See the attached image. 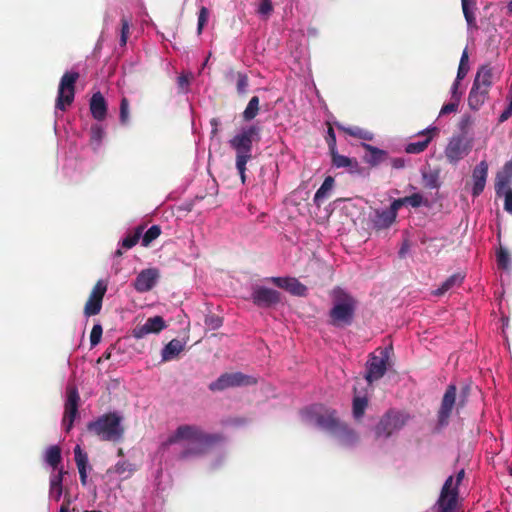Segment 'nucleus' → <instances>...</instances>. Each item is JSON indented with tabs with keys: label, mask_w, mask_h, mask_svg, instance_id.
<instances>
[{
	"label": "nucleus",
	"mask_w": 512,
	"mask_h": 512,
	"mask_svg": "<svg viewBox=\"0 0 512 512\" xmlns=\"http://www.w3.org/2000/svg\"><path fill=\"white\" fill-rule=\"evenodd\" d=\"M222 440L220 434H212L205 432L197 425L183 424L163 442V448L170 445L185 441L186 444L178 454V459L186 460L189 458L199 457L208 452V450Z\"/></svg>",
	"instance_id": "f257e3e1"
},
{
	"label": "nucleus",
	"mask_w": 512,
	"mask_h": 512,
	"mask_svg": "<svg viewBox=\"0 0 512 512\" xmlns=\"http://www.w3.org/2000/svg\"><path fill=\"white\" fill-rule=\"evenodd\" d=\"M260 127L251 125L243 128L239 133L234 135L229 140V146L235 151V166L240 175L241 182L244 184L246 181V165L253 157L252 148L253 142H258L260 139Z\"/></svg>",
	"instance_id": "f03ea898"
},
{
	"label": "nucleus",
	"mask_w": 512,
	"mask_h": 512,
	"mask_svg": "<svg viewBox=\"0 0 512 512\" xmlns=\"http://www.w3.org/2000/svg\"><path fill=\"white\" fill-rule=\"evenodd\" d=\"M87 430L101 441L119 442L122 440L125 428L122 417L115 412H109L87 424Z\"/></svg>",
	"instance_id": "7ed1b4c3"
},
{
	"label": "nucleus",
	"mask_w": 512,
	"mask_h": 512,
	"mask_svg": "<svg viewBox=\"0 0 512 512\" xmlns=\"http://www.w3.org/2000/svg\"><path fill=\"white\" fill-rule=\"evenodd\" d=\"M333 307L329 311L330 324L334 327H345L353 322L356 300L341 288L332 292Z\"/></svg>",
	"instance_id": "20e7f679"
},
{
	"label": "nucleus",
	"mask_w": 512,
	"mask_h": 512,
	"mask_svg": "<svg viewBox=\"0 0 512 512\" xmlns=\"http://www.w3.org/2000/svg\"><path fill=\"white\" fill-rule=\"evenodd\" d=\"M410 419V415L404 411L390 409L379 420L374 428L376 438L388 439L394 433L401 430Z\"/></svg>",
	"instance_id": "39448f33"
},
{
	"label": "nucleus",
	"mask_w": 512,
	"mask_h": 512,
	"mask_svg": "<svg viewBox=\"0 0 512 512\" xmlns=\"http://www.w3.org/2000/svg\"><path fill=\"white\" fill-rule=\"evenodd\" d=\"M457 387L455 384H449L444 392L441 399L440 407L437 411V420L435 430L437 432L442 431L449 425L451 415L455 407H463L464 399L461 398L459 402H456Z\"/></svg>",
	"instance_id": "423d86ee"
},
{
	"label": "nucleus",
	"mask_w": 512,
	"mask_h": 512,
	"mask_svg": "<svg viewBox=\"0 0 512 512\" xmlns=\"http://www.w3.org/2000/svg\"><path fill=\"white\" fill-rule=\"evenodd\" d=\"M79 73L76 71L66 72L60 79L58 86L55 107L58 110L65 111L74 101L75 84L79 79Z\"/></svg>",
	"instance_id": "0eeeda50"
},
{
	"label": "nucleus",
	"mask_w": 512,
	"mask_h": 512,
	"mask_svg": "<svg viewBox=\"0 0 512 512\" xmlns=\"http://www.w3.org/2000/svg\"><path fill=\"white\" fill-rule=\"evenodd\" d=\"M255 383L256 380L253 377L241 372L224 373L209 384V389L213 392L223 391L228 388L249 386Z\"/></svg>",
	"instance_id": "6e6552de"
},
{
	"label": "nucleus",
	"mask_w": 512,
	"mask_h": 512,
	"mask_svg": "<svg viewBox=\"0 0 512 512\" xmlns=\"http://www.w3.org/2000/svg\"><path fill=\"white\" fill-rule=\"evenodd\" d=\"M251 300L259 308H272L281 303L282 297L277 290L265 286H255L251 293Z\"/></svg>",
	"instance_id": "1a4fd4ad"
},
{
	"label": "nucleus",
	"mask_w": 512,
	"mask_h": 512,
	"mask_svg": "<svg viewBox=\"0 0 512 512\" xmlns=\"http://www.w3.org/2000/svg\"><path fill=\"white\" fill-rule=\"evenodd\" d=\"M67 399L64 405V415L62 419V425L67 432H69L74 424V420L78 415V405L80 396L78 390L74 386L67 387Z\"/></svg>",
	"instance_id": "9d476101"
},
{
	"label": "nucleus",
	"mask_w": 512,
	"mask_h": 512,
	"mask_svg": "<svg viewBox=\"0 0 512 512\" xmlns=\"http://www.w3.org/2000/svg\"><path fill=\"white\" fill-rule=\"evenodd\" d=\"M381 354L380 357L372 355L366 364L365 379L369 384L379 380L386 373L389 359L388 349H384Z\"/></svg>",
	"instance_id": "9b49d317"
},
{
	"label": "nucleus",
	"mask_w": 512,
	"mask_h": 512,
	"mask_svg": "<svg viewBox=\"0 0 512 512\" xmlns=\"http://www.w3.org/2000/svg\"><path fill=\"white\" fill-rule=\"evenodd\" d=\"M166 328V323L162 316H154L148 318L145 323L141 326H136L133 329V336L137 339H141L148 334L160 333Z\"/></svg>",
	"instance_id": "f8f14e48"
},
{
	"label": "nucleus",
	"mask_w": 512,
	"mask_h": 512,
	"mask_svg": "<svg viewBox=\"0 0 512 512\" xmlns=\"http://www.w3.org/2000/svg\"><path fill=\"white\" fill-rule=\"evenodd\" d=\"M159 278V271L156 268L142 270L134 281V288L140 293L150 291Z\"/></svg>",
	"instance_id": "ddd939ff"
},
{
	"label": "nucleus",
	"mask_w": 512,
	"mask_h": 512,
	"mask_svg": "<svg viewBox=\"0 0 512 512\" xmlns=\"http://www.w3.org/2000/svg\"><path fill=\"white\" fill-rule=\"evenodd\" d=\"M269 281L295 296H305L307 293L306 286L294 277H271Z\"/></svg>",
	"instance_id": "4468645a"
},
{
	"label": "nucleus",
	"mask_w": 512,
	"mask_h": 512,
	"mask_svg": "<svg viewBox=\"0 0 512 512\" xmlns=\"http://www.w3.org/2000/svg\"><path fill=\"white\" fill-rule=\"evenodd\" d=\"M468 153L469 147L461 137L452 138L445 149V156L450 163H457Z\"/></svg>",
	"instance_id": "2eb2a0df"
},
{
	"label": "nucleus",
	"mask_w": 512,
	"mask_h": 512,
	"mask_svg": "<svg viewBox=\"0 0 512 512\" xmlns=\"http://www.w3.org/2000/svg\"><path fill=\"white\" fill-rule=\"evenodd\" d=\"M488 176V163L482 160L472 172V196L478 197L484 190Z\"/></svg>",
	"instance_id": "dca6fc26"
},
{
	"label": "nucleus",
	"mask_w": 512,
	"mask_h": 512,
	"mask_svg": "<svg viewBox=\"0 0 512 512\" xmlns=\"http://www.w3.org/2000/svg\"><path fill=\"white\" fill-rule=\"evenodd\" d=\"M332 165L336 168H347L350 173L362 174L364 168H362L355 158H349L341 155L337 152V149L330 152Z\"/></svg>",
	"instance_id": "f3484780"
},
{
	"label": "nucleus",
	"mask_w": 512,
	"mask_h": 512,
	"mask_svg": "<svg viewBox=\"0 0 512 512\" xmlns=\"http://www.w3.org/2000/svg\"><path fill=\"white\" fill-rule=\"evenodd\" d=\"M316 423L321 428L330 431L331 433L338 432L339 428L343 424L337 417L336 410H326L322 414L316 416Z\"/></svg>",
	"instance_id": "a211bd4d"
},
{
	"label": "nucleus",
	"mask_w": 512,
	"mask_h": 512,
	"mask_svg": "<svg viewBox=\"0 0 512 512\" xmlns=\"http://www.w3.org/2000/svg\"><path fill=\"white\" fill-rule=\"evenodd\" d=\"M459 490L453 487L452 494L440 493L436 502V512H454L457 506Z\"/></svg>",
	"instance_id": "6ab92c4d"
},
{
	"label": "nucleus",
	"mask_w": 512,
	"mask_h": 512,
	"mask_svg": "<svg viewBox=\"0 0 512 512\" xmlns=\"http://www.w3.org/2000/svg\"><path fill=\"white\" fill-rule=\"evenodd\" d=\"M90 111L94 119L102 121L107 114V104L101 92H96L90 99Z\"/></svg>",
	"instance_id": "aec40b11"
},
{
	"label": "nucleus",
	"mask_w": 512,
	"mask_h": 512,
	"mask_svg": "<svg viewBox=\"0 0 512 512\" xmlns=\"http://www.w3.org/2000/svg\"><path fill=\"white\" fill-rule=\"evenodd\" d=\"M362 147L369 153L364 156V161L372 167L378 166L389 159L388 153L385 150L366 143H363Z\"/></svg>",
	"instance_id": "412c9836"
},
{
	"label": "nucleus",
	"mask_w": 512,
	"mask_h": 512,
	"mask_svg": "<svg viewBox=\"0 0 512 512\" xmlns=\"http://www.w3.org/2000/svg\"><path fill=\"white\" fill-rule=\"evenodd\" d=\"M489 97V91L473 85L468 95V106L474 111H478Z\"/></svg>",
	"instance_id": "4be33fe9"
},
{
	"label": "nucleus",
	"mask_w": 512,
	"mask_h": 512,
	"mask_svg": "<svg viewBox=\"0 0 512 512\" xmlns=\"http://www.w3.org/2000/svg\"><path fill=\"white\" fill-rule=\"evenodd\" d=\"M493 68L490 65H482L475 76L473 85H477L479 88L490 91L493 85Z\"/></svg>",
	"instance_id": "5701e85b"
},
{
	"label": "nucleus",
	"mask_w": 512,
	"mask_h": 512,
	"mask_svg": "<svg viewBox=\"0 0 512 512\" xmlns=\"http://www.w3.org/2000/svg\"><path fill=\"white\" fill-rule=\"evenodd\" d=\"M512 178V161H508L502 171L496 176L495 190L497 195H501L508 188Z\"/></svg>",
	"instance_id": "b1692460"
},
{
	"label": "nucleus",
	"mask_w": 512,
	"mask_h": 512,
	"mask_svg": "<svg viewBox=\"0 0 512 512\" xmlns=\"http://www.w3.org/2000/svg\"><path fill=\"white\" fill-rule=\"evenodd\" d=\"M65 474L66 472L61 468L57 473L50 476L49 495L55 501H59L63 494V477Z\"/></svg>",
	"instance_id": "393cba45"
},
{
	"label": "nucleus",
	"mask_w": 512,
	"mask_h": 512,
	"mask_svg": "<svg viewBox=\"0 0 512 512\" xmlns=\"http://www.w3.org/2000/svg\"><path fill=\"white\" fill-rule=\"evenodd\" d=\"M74 458L79 471L80 482L85 486L87 484L88 456L79 445L74 448Z\"/></svg>",
	"instance_id": "a878e982"
},
{
	"label": "nucleus",
	"mask_w": 512,
	"mask_h": 512,
	"mask_svg": "<svg viewBox=\"0 0 512 512\" xmlns=\"http://www.w3.org/2000/svg\"><path fill=\"white\" fill-rule=\"evenodd\" d=\"M336 127L338 130L344 132L345 134L351 136V137H354V138H357V139H361V140H365V141H372L373 140V133L368 131V130H365L361 127H358V126H345L341 123H335Z\"/></svg>",
	"instance_id": "bb28decb"
},
{
	"label": "nucleus",
	"mask_w": 512,
	"mask_h": 512,
	"mask_svg": "<svg viewBox=\"0 0 512 512\" xmlns=\"http://www.w3.org/2000/svg\"><path fill=\"white\" fill-rule=\"evenodd\" d=\"M437 128L433 127L432 129H426L421 132V135L430 134L431 132L436 131ZM432 140V135H427L426 138L422 141L411 142L405 147V151L409 154H419L426 150L429 143Z\"/></svg>",
	"instance_id": "cd10ccee"
},
{
	"label": "nucleus",
	"mask_w": 512,
	"mask_h": 512,
	"mask_svg": "<svg viewBox=\"0 0 512 512\" xmlns=\"http://www.w3.org/2000/svg\"><path fill=\"white\" fill-rule=\"evenodd\" d=\"M184 350V344L179 339H172L161 352L163 361H170Z\"/></svg>",
	"instance_id": "c85d7f7f"
},
{
	"label": "nucleus",
	"mask_w": 512,
	"mask_h": 512,
	"mask_svg": "<svg viewBox=\"0 0 512 512\" xmlns=\"http://www.w3.org/2000/svg\"><path fill=\"white\" fill-rule=\"evenodd\" d=\"M226 78L229 80L236 79V90L239 95L246 94L248 87H249V78L247 74L242 72L234 71L233 69H230L227 74Z\"/></svg>",
	"instance_id": "c756f323"
},
{
	"label": "nucleus",
	"mask_w": 512,
	"mask_h": 512,
	"mask_svg": "<svg viewBox=\"0 0 512 512\" xmlns=\"http://www.w3.org/2000/svg\"><path fill=\"white\" fill-rule=\"evenodd\" d=\"M334 434L337 435L342 445H353L358 441L357 433L345 423Z\"/></svg>",
	"instance_id": "7c9ffc66"
},
{
	"label": "nucleus",
	"mask_w": 512,
	"mask_h": 512,
	"mask_svg": "<svg viewBox=\"0 0 512 512\" xmlns=\"http://www.w3.org/2000/svg\"><path fill=\"white\" fill-rule=\"evenodd\" d=\"M464 280V276L461 273H455L448 277L441 286L434 292L436 296L444 295L450 289L456 286H460Z\"/></svg>",
	"instance_id": "2f4dec72"
},
{
	"label": "nucleus",
	"mask_w": 512,
	"mask_h": 512,
	"mask_svg": "<svg viewBox=\"0 0 512 512\" xmlns=\"http://www.w3.org/2000/svg\"><path fill=\"white\" fill-rule=\"evenodd\" d=\"M334 185V178L332 176H327L320 188L316 191L314 195V203L317 207H320L323 200L328 196V193L331 191Z\"/></svg>",
	"instance_id": "473e14b6"
},
{
	"label": "nucleus",
	"mask_w": 512,
	"mask_h": 512,
	"mask_svg": "<svg viewBox=\"0 0 512 512\" xmlns=\"http://www.w3.org/2000/svg\"><path fill=\"white\" fill-rule=\"evenodd\" d=\"M145 227L144 225L137 226L133 232L129 233L123 240H122V247L126 249H131L134 247L140 240L143 231Z\"/></svg>",
	"instance_id": "72a5a7b5"
},
{
	"label": "nucleus",
	"mask_w": 512,
	"mask_h": 512,
	"mask_svg": "<svg viewBox=\"0 0 512 512\" xmlns=\"http://www.w3.org/2000/svg\"><path fill=\"white\" fill-rule=\"evenodd\" d=\"M259 103H260V100H259L258 96H253L249 100L248 105L246 106V108L242 114L243 119L245 121H251L258 115Z\"/></svg>",
	"instance_id": "f704fd0d"
},
{
	"label": "nucleus",
	"mask_w": 512,
	"mask_h": 512,
	"mask_svg": "<svg viewBox=\"0 0 512 512\" xmlns=\"http://www.w3.org/2000/svg\"><path fill=\"white\" fill-rule=\"evenodd\" d=\"M45 460L50 466L56 469L62 460L60 447L57 445L50 446L46 451Z\"/></svg>",
	"instance_id": "c9c22d12"
},
{
	"label": "nucleus",
	"mask_w": 512,
	"mask_h": 512,
	"mask_svg": "<svg viewBox=\"0 0 512 512\" xmlns=\"http://www.w3.org/2000/svg\"><path fill=\"white\" fill-rule=\"evenodd\" d=\"M367 406H368V399L366 397L355 396L353 398V405H352L353 416L356 419L362 418Z\"/></svg>",
	"instance_id": "e433bc0d"
},
{
	"label": "nucleus",
	"mask_w": 512,
	"mask_h": 512,
	"mask_svg": "<svg viewBox=\"0 0 512 512\" xmlns=\"http://www.w3.org/2000/svg\"><path fill=\"white\" fill-rule=\"evenodd\" d=\"M161 234L159 225H152L144 234H142V246L148 247Z\"/></svg>",
	"instance_id": "4c0bfd02"
},
{
	"label": "nucleus",
	"mask_w": 512,
	"mask_h": 512,
	"mask_svg": "<svg viewBox=\"0 0 512 512\" xmlns=\"http://www.w3.org/2000/svg\"><path fill=\"white\" fill-rule=\"evenodd\" d=\"M101 308L102 302L89 297L84 306V314L87 317L97 315L100 313Z\"/></svg>",
	"instance_id": "58836bf2"
},
{
	"label": "nucleus",
	"mask_w": 512,
	"mask_h": 512,
	"mask_svg": "<svg viewBox=\"0 0 512 512\" xmlns=\"http://www.w3.org/2000/svg\"><path fill=\"white\" fill-rule=\"evenodd\" d=\"M405 200V197L395 199L391 203L390 210L384 211V215L387 216L388 222H393L396 218L397 211L404 205H407V202Z\"/></svg>",
	"instance_id": "ea45409f"
},
{
	"label": "nucleus",
	"mask_w": 512,
	"mask_h": 512,
	"mask_svg": "<svg viewBox=\"0 0 512 512\" xmlns=\"http://www.w3.org/2000/svg\"><path fill=\"white\" fill-rule=\"evenodd\" d=\"M107 291V283L103 280H98L94 287L92 288V291L89 295V297L96 299L100 302H103V298L105 296V293Z\"/></svg>",
	"instance_id": "a19ab883"
},
{
	"label": "nucleus",
	"mask_w": 512,
	"mask_h": 512,
	"mask_svg": "<svg viewBox=\"0 0 512 512\" xmlns=\"http://www.w3.org/2000/svg\"><path fill=\"white\" fill-rule=\"evenodd\" d=\"M103 136H104V131L100 126L95 125V126L91 127L90 143L94 149H97L100 146Z\"/></svg>",
	"instance_id": "79ce46f5"
},
{
	"label": "nucleus",
	"mask_w": 512,
	"mask_h": 512,
	"mask_svg": "<svg viewBox=\"0 0 512 512\" xmlns=\"http://www.w3.org/2000/svg\"><path fill=\"white\" fill-rule=\"evenodd\" d=\"M468 60H469L468 52L465 49L461 55L460 63H459L458 71H457L456 77L458 78V80H462L466 77L468 70H469Z\"/></svg>",
	"instance_id": "37998d69"
},
{
	"label": "nucleus",
	"mask_w": 512,
	"mask_h": 512,
	"mask_svg": "<svg viewBox=\"0 0 512 512\" xmlns=\"http://www.w3.org/2000/svg\"><path fill=\"white\" fill-rule=\"evenodd\" d=\"M204 323L209 329L216 330L222 326L223 318L217 314L210 313L205 316Z\"/></svg>",
	"instance_id": "c03bdc74"
},
{
	"label": "nucleus",
	"mask_w": 512,
	"mask_h": 512,
	"mask_svg": "<svg viewBox=\"0 0 512 512\" xmlns=\"http://www.w3.org/2000/svg\"><path fill=\"white\" fill-rule=\"evenodd\" d=\"M496 257H497V264H498L499 268L507 269L509 267L510 257H509L508 251L505 248L500 247V249L497 252Z\"/></svg>",
	"instance_id": "a18cd8bd"
},
{
	"label": "nucleus",
	"mask_w": 512,
	"mask_h": 512,
	"mask_svg": "<svg viewBox=\"0 0 512 512\" xmlns=\"http://www.w3.org/2000/svg\"><path fill=\"white\" fill-rule=\"evenodd\" d=\"M119 119L123 125H126L129 121V100L126 97H123L120 101Z\"/></svg>",
	"instance_id": "49530a36"
},
{
	"label": "nucleus",
	"mask_w": 512,
	"mask_h": 512,
	"mask_svg": "<svg viewBox=\"0 0 512 512\" xmlns=\"http://www.w3.org/2000/svg\"><path fill=\"white\" fill-rule=\"evenodd\" d=\"M273 4L271 0H260L257 13L265 18H268L273 12Z\"/></svg>",
	"instance_id": "de8ad7c7"
},
{
	"label": "nucleus",
	"mask_w": 512,
	"mask_h": 512,
	"mask_svg": "<svg viewBox=\"0 0 512 512\" xmlns=\"http://www.w3.org/2000/svg\"><path fill=\"white\" fill-rule=\"evenodd\" d=\"M209 18V10L202 6L199 10L198 15V26H197V33L200 35L203 31L204 26L207 24Z\"/></svg>",
	"instance_id": "09e8293b"
},
{
	"label": "nucleus",
	"mask_w": 512,
	"mask_h": 512,
	"mask_svg": "<svg viewBox=\"0 0 512 512\" xmlns=\"http://www.w3.org/2000/svg\"><path fill=\"white\" fill-rule=\"evenodd\" d=\"M103 333V328L100 324H95L90 333V344L96 346L100 343Z\"/></svg>",
	"instance_id": "8fccbe9b"
},
{
	"label": "nucleus",
	"mask_w": 512,
	"mask_h": 512,
	"mask_svg": "<svg viewBox=\"0 0 512 512\" xmlns=\"http://www.w3.org/2000/svg\"><path fill=\"white\" fill-rule=\"evenodd\" d=\"M405 199L407 205H410L413 208H418L426 202V200L420 193H414L410 196H406Z\"/></svg>",
	"instance_id": "3c124183"
},
{
	"label": "nucleus",
	"mask_w": 512,
	"mask_h": 512,
	"mask_svg": "<svg viewBox=\"0 0 512 512\" xmlns=\"http://www.w3.org/2000/svg\"><path fill=\"white\" fill-rule=\"evenodd\" d=\"M326 143L328 145L329 151L333 152L336 150V136L333 127L329 124L326 136Z\"/></svg>",
	"instance_id": "603ef678"
},
{
	"label": "nucleus",
	"mask_w": 512,
	"mask_h": 512,
	"mask_svg": "<svg viewBox=\"0 0 512 512\" xmlns=\"http://www.w3.org/2000/svg\"><path fill=\"white\" fill-rule=\"evenodd\" d=\"M129 35V22L126 18L121 19V38L120 44L125 46Z\"/></svg>",
	"instance_id": "864d4df0"
},
{
	"label": "nucleus",
	"mask_w": 512,
	"mask_h": 512,
	"mask_svg": "<svg viewBox=\"0 0 512 512\" xmlns=\"http://www.w3.org/2000/svg\"><path fill=\"white\" fill-rule=\"evenodd\" d=\"M460 101V97H457L453 102L444 104L441 108L440 115H446L452 112H456L458 108V103Z\"/></svg>",
	"instance_id": "5fc2aeb1"
},
{
	"label": "nucleus",
	"mask_w": 512,
	"mask_h": 512,
	"mask_svg": "<svg viewBox=\"0 0 512 512\" xmlns=\"http://www.w3.org/2000/svg\"><path fill=\"white\" fill-rule=\"evenodd\" d=\"M472 5H462V10H463V14H464V17L468 23L469 26H475V23H476V19H475V15L474 13L471 11L470 7Z\"/></svg>",
	"instance_id": "6e6d98bb"
},
{
	"label": "nucleus",
	"mask_w": 512,
	"mask_h": 512,
	"mask_svg": "<svg viewBox=\"0 0 512 512\" xmlns=\"http://www.w3.org/2000/svg\"><path fill=\"white\" fill-rule=\"evenodd\" d=\"M505 191V202H504V209L512 214V189L507 188Z\"/></svg>",
	"instance_id": "4d7b16f0"
},
{
	"label": "nucleus",
	"mask_w": 512,
	"mask_h": 512,
	"mask_svg": "<svg viewBox=\"0 0 512 512\" xmlns=\"http://www.w3.org/2000/svg\"><path fill=\"white\" fill-rule=\"evenodd\" d=\"M388 160L394 169H403L405 167V159L402 157L389 158Z\"/></svg>",
	"instance_id": "13d9d810"
},
{
	"label": "nucleus",
	"mask_w": 512,
	"mask_h": 512,
	"mask_svg": "<svg viewBox=\"0 0 512 512\" xmlns=\"http://www.w3.org/2000/svg\"><path fill=\"white\" fill-rule=\"evenodd\" d=\"M512 116V105L508 104L505 110L500 114L498 118L499 123L507 121Z\"/></svg>",
	"instance_id": "bf43d9fd"
},
{
	"label": "nucleus",
	"mask_w": 512,
	"mask_h": 512,
	"mask_svg": "<svg viewBox=\"0 0 512 512\" xmlns=\"http://www.w3.org/2000/svg\"><path fill=\"white\" fill-rule=\"evenodd\" d=\"M452 483H453V476H449L446 479L440 493L452 494V492H453Z\"/></svg>",
	"instance_id": "052dcab7"
},
{
	"label": "nucleus",
	"mask_w": 512,
	"mask_h": 512,
	"mask_svg": "<svg viewBox=\"0 0 512 512\" xmlns=\"http://www.w3.org/2000/svg\"><path fill=\"white\" fill-rule=\"evenodd\" d=\"M128 466H129V464L125 461L118 462L114 467V471L118 474H123L124 472H126L128 470Z\"/></svg>",
	"instance_id": "680f3d73"
},
{
	"label": "nucleus",
	"mask_w": 512,
	"mask_h": 512,
	"mask_svg": "<svg viewBox=\"0 0 512 512\" xmlns=\"http://www.w3.org/2000/svg\"><path fill=\"white\" fill-rule=\"evenodd\" d=\"M473 120L471 116L464 115L460 122V129L465 130L467 127H469L472 124Z\"/></svg>",
	"instance_id": "e2e57ef3"
},
{
	"label": "nucleus",
	"mask_w": 512,
	"mask_h": 512,
	"mask_svg": "<svg viewBox=\"0 0 512 512\" xmlns=\"http://www.w3.org/2000/svg\"><path fill=\"white\" fill-rule=\"evenodd\" d=\"M460 81L461 80H458V78L456 77L453 85H452V88H451V92H452V98L453 100H456L457 97H460V95L458 94V88H459V85H460Z\"/></svg>",
	"instance_id": "0e129e2a"
},
{
	"label": "nucleus",
	"mask_w": 512,
	"mask_h": 512,
	"mask_svg": "<svg viewBox=\"0 0 512 512\" xmlns=\"http://www.w3.org/2000/svg\"><path fill=\"white\" fill-rule=\"evenodd\" d=\"M178 85L182 90H185L189 85V79L185 75H181L178 77Z\"/></svg>",
	"instance_id": "69168bd1"
},
{
	"label": "nucleus",
	"mask_w": 512,
	"mask_h": 512,
	"mask_svg": "<svg viewBox=\"0 0 512 512\" xmlns=\"http://www.w3.org/2000/svg\"><path fill=\"white\" fill-rule=\"evenodd\" d=\"M210 124L211 126L213 127L212 129V134L213 135H216L217 132H218V125H219V120L217 118H212L211 121H210Z\"/></svg>",
	"instance_id": "338daca9"
},
{
	"label": "nucleus",
	"mask_w": 512,
	"mask_h": 512,
	"mask_svg": "<svg viewBox=\"0 0 512 512\" xmlns=\"http://www.w3.org/2000/svg\"><path fill=\"white\" fill-rule=\"evenodd\" d=\"M69 505H70V500H69V499H68V500H65V501L62 503V505H61V507H60V511H59V512H70V510H69Z\"/></svg>",
	"instance_id": "774afa93"
}]
</instances>
